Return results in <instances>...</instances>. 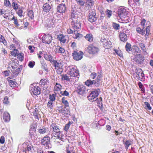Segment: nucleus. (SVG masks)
<instances>
[{
	"mask_svg": "<svg viewBox=\"0 0 153 153\" xmlns=\"http://www.w3.org/2000/svg\"><path fill=\"white\" fill-rule=\"evenodd\" d=\"M96 82V81L94 80L92 81L90 79H88L85 82V84L86 85L89 86L93 84H95Z\"/></svg>",
	"mask_w": 153,
	"mask_h": 153,
	"instance_id": "nucleus-29",
	"label": "nucleus"
},
{
	"mask_svg": "<svg viewBox=\"0 0 153 153\" xmlns=\"http://www.w3.org/2000/svg\"><path fill=\"white\" fill-rule=\"evenodd\" d=\"M71 12V14L77 13L76 8L74 7H72Z\"/></svg>",
	"mask_w": 153,
	"mask_h": 153,
	"instance_id": "nucleus-58",
	"label": "nucleus"
},
{
	"mask_svg": "<svg viewBox=\"0 0 153 153\" xmlns=\"http://www.w3.org/2000/svg\"><path fill=\"white\" fill-rule=\"evenodd\" d=\"M75 36H74V37L75 39H77L78 38L80 37L81 36V34L78 33L77 32L74 31Z\"/></svg>",
	"mask_w": 153,
	"mask_h": 153,
	"instance_id": "nucleus-54",
	"label": "nucleus"
},
{
	"mask_svg": "<svg viewBox=\"0 0 153 153\" xmlns=\"http://www.w3.org/2000/svg\"><path fill=\"white\" fill-rule=\"evenodd\" d=\"M17 51L15 49H14L12 52L11 53V54L15 56H16L17 55Z\"/></svg>",
	"mask_w": 153,
	"mask_h": 153,
	"instance_id": "nucleus-64",
	"label": "nucleus"
},
{
	"mask_svg": "<svg viewBox=\"0 0 153 153\" xmlns=\"http://www.w3.org/2000/svg\"><path fill=\"white\" fill-rule=\"evenodd\" d=\"M127 14L126 10L124 8L121 7L119 8L118 11V15L121 19L125 18Z\"/></svg>",
	"mask_w": 153,
	"mask_h": 153,
	"instance_id": "nucleus-13",
	"label": "nucleus"
},
{
	"mask_svg": "<svg viewBox=\"0 0 153 153\" xmlns=\"http://www.w3.org/2000/svg\"><path fill=\"white\" fill-rule=\"evenodd\" d=\"M10 62V64H11V65H10V64H9V66H8V68H10L11 66L12 69H15L16 68L14 66V64L15 62V61H14V62H13V61H12V62Z\"/></svg>",
	"mask_w": 153,
	"mask_h": 153,
	"instance_id": "nucleus-52",
	"label": "nucleus"
},
{
	"mask_svg": "<svg viewBox=\"0 0 153 153\" xmlns=\"http://www.w3.org/2000/svg\"><path fill=\"white\" fill-rule=\"evenodd\" d=\"M3 103L6 104H8L9 102L8 101V98L7 97H5L3 100Z\"/></svg>",
	"mask_w": 153,
	"mask_h": 153,
	"instance_id": "nucleus-53",
	"label": "nucleus"
},
{
	"mask_svg": "<svg viewBox=\"0 0 153 153\" xmlns=\"http://www.w3.org/2000/svg\"><path fill=\"white\" fill-rule=\"evenodd\" d=\"M119 36L120 40L122 41L126 42L128 38L127 35L123 32H120Z\"/></svg>",
	"mask_w": 153,
	"mask_h": 153,
	"instance_id": "nucleus-22",
	"label": "nucleus"
},
{
	"mask_svg": "<svg viewBox=\"0 0 153 153\" xmlns=\"http://www.w3.org/2000/svg\"><path fill=\"white\" fill-rule=\"evenodd\" d=\"M136 78L142 81L144 79V74L141 69H136L135 70Z\"/></svg>",
	"mask_w": 153,
	"mask_h": 153,
	"instance_id": "nucleus-12",
	"label": "nucleus"
},
{
	"mask_svg": "<svg viewBox=\"0 0 153 153\" xmlns=\"http://www.w3.org/2000/svg\"><path fill=\"white\" fill-rule=\"evenodd\" d=\"M47 131V130L46 128H43L39 129L38 130V132L40 134H44L46 133Z\"/></svg>",
	"mask_w": 153,
	"mask_h": 153,
	"instance_id": "nucleus-46",
	"label": "nucleus"
},
{
	"mask_svg": "<svg viewBox=\"0 0 153 153\" xmlns=\"http://www.w3.org/2000/svg\"><path fill=\"white\" fill-rule=\"evenodd\" d=\"M97 18L95 10L94 9L90 10L89 15V21L91 22H94L97 20Z\"/></svg>",
	"mask_w": 153,
	"mask_h": 153,
	"instance_id": "nucleus-9",
	"label": "nucleus"
},
{
	"mask_svg": "<svg viewBox=\"0 0 153 153\" xmlns=\"http://www.w3.org/2000/svg\"><path fill=\"white\" fill-rule=\"evenodd\" d=\"M133 59L138 64H141L144 59V57L140 54H137L134 56Z\"/></svg>",
	"mask_w": 153,
	"mask_h": 153,
	"instance_id": "nucleus-11",
	"label": "nucleus"
},
{
	"mask_svg": "<svg viewBox=\"0 0 153 153\" xmlns=\"http://www.w3.org/2000/svg\"><path fill=\"white\" fill-rule=\"evenodd\" d=\"M12 20H13L14 21V23L16 25L18 26L19 25V24L18 23L17 19L15 18L13 16L12 19Z\"/></svg>",
	"mask_w": 153,
	"mask_h": 153,
	"instance_id": "nucleus-61",
	"label": "nucleus"
},
{
	"mask_svg": "<svg viewBox=\"0 0 153 153\" xmlns=\"http://www.w3.org/2000/svg\"><path fill=\"white\" fill-rule=\"evenodd\" d=\"M123 143L126 149H127L129 146L132 144V142L130 140H127L125 141H123Z\"/></svg>",
	"mask_w": 153,
	"mask_h": 153,
	"instance_id": "nucleus-26",
	"label": "nucleus"
},
{
	"mask_svg": "<svg viewBox=\"0 0 153 153\" xmlns=\"http://www.w3.org/2000/svg\"><path fill=\"white\" fill-rule=\"evenodd\" d=\"M0 42H2L4 45H7V42L4 37L1 35H0Z\"/></svg>",
	"mask_w": 153,
	"mask_h": 153,
	"instance_id": "nucleus-43",
	"label": "nucleus"
},
{
	"mask_svg": "<svg viewBox=\"0 0 153 153\" xmlns=\"http://www.w3.org/2000/svg\"><path fill=\"white\" fill-rule=\"evenodd\" d=\"M80 19H77L74 21H72L71 25L74 29H78L81 27V23H80Z\"/></svg>",
	"mask_w": 153,
	"mask_h": 153,
	"instance_id": "nucleus-15",
	"label": "nucleus"
},
{
	"mask_svg": "<svg viewBox=\"0 0 153 153\" xmlns=\"http://www.w3.org/2000/svg\"><path fill=\"white\" fill-rule=\"evenodd\" d=\"M103 45L106 48H109L111 46V42L110 41H107V42H105Z\"/></svg>",
	"mask_w": 153,
	"mask_h": 153,
	"instance_id": "nucleus-41",
	"label": "nucleus"
},
{
	"mask_svg": "<svg viewBox=\"0 0 153 153\" xmlns=\"http://www.w3.org/2000/svg\"><path fill=\"white\" fill-rule=\"evenodd\" d=\"M146 20L143 19L141 20L140 24L143 28L144 29H145V30H146V33L145 36L146 38H147V37L149 34L150 25V22L149 21L147 22L146 24Z\"/></svg>",
	"mask_w": 153,
	"mask_h": 153,
	"instance_id": "nucleus-3",
	"label": "nucleus"
},
{
	"mask_svg": "<svg viewBox=\"0 0 153 153\" xmlns=\"http://www.w3.org/2000/svg\"><path fill=\"white\" fill-rule=\"evenodd\" d=\"M12 6L13 9L15 10H16L19 9V6L18 4L15 2L12 3Z\"/></svg>",
	"mask_w": 153,
	"mask_h": 153,
	"instance_id": "nucleus-39",
	"label": "nucleus"
},
{
	"mask_svg": "<svg viewBox=\"0 0 153 153\" xmlns=\"http://www.w3.org/2000/svg\"><path fill=\"white\" fill-rule=\"evenodd\" d=\"M45 27L48 28H51L54 27V23L51 20V22H46L45 25Z\"/></svg>",
	"mask_w": 153,
	"mask_h": 153,
	"instance_id": "nucleus-28",
	"label": "nucleus"
},
{
	"mask_svg": "<svg viewBox=\"0 0 153 153\" xmlns=\"http://www.w3.org/2000/svg\"><path fill=\"white\" fill-rule=\"evenodd\" d=\"M145 107L146 109H148L149 110H151L152 109V108L150 105L149 103L147 102H144Z\"/></svg>",
	"mask_w": 153,
	"mask_h": 153,
	"instance_id": "nucleus-48",
	"label": "nucleus"
},
{
	"mask_svg": "<svg viewBox=\"0 0 153 153\" xmlns=\"http://www.w3.org/2000/svg\"><path fill=\"white\" fill-rule=\"evenodd\" d=\"M88 51L91 54H94L98 52V48L93 45H89L88 47Z\"/></svg>",
	"mask_w": 153,
	"mask_h": 153,
	"instance_id": "nucleus-16",
	"label": "nucleus"
},
{
	"mask_svg": "<svg viewBox=\"0 0 153 153\" xmlns=\"http://www.w3.org/2000/svg\"><path fill=\"white\" fill-rule=\"evenodd\" d=\"M62 101L66 107H69V103L67 100L65 99L64 97L62 98Z\"/></svg>",
	"mask_w": 153,
	"mask_h": 153,
	"instance_id": "nucleus-33",
	"label": "nucleus"
},
{
	"mask_svg": "<svg viewBox=\"0 0 153 153\" xmlns=\"http://www.w3.org/2000/svg\"><path fill=\"white\" fill-rule=\"evenodd\" d=\"M67 38V36H64L62 34H60L59 35L58 37L59 40L63 43H65L66 42V39Z\"/></svg>",
	"mask_w": 153,
	"mask_h": 153,
	"instance_id": "nucleus-23",
	"label": "nucleus"
},
{
	"mask_svg": "<svg viewBox=\"0 0 153 153\" xmlns=\"http://www.w3.org/2000/svg\"><path fill=\"white\" fill-rule=\"evenodd\" d=\"M70 19L72 21H74L77 19H80V17H78L77 13L71 14V17Z\"/></svg>",
	"mask_w": 153,
	"mask_h": 153,
	"instance_id": "nucleus-31",
	"label": "nucleus"
},
{
	"mask_svg": "<svg viewBox=\"0 0 153 153\" xmlns=\"http://www.w3.org/2000/svg\"><path fill=\"white\" fill-rule=\"evenodd\" d=\"M76 91L78 94L83 95L86 93V88L84 85H79L76 88Z\"/></svg>",
	"mask_w": 153,
	"mask_h": 153,
	"instance_id": "nucleus-7",
	"label": "nucleus"
},
{
	"mask_svg": "<svg viewBox=\"0 0 153 153\" xmlns=\"http://www.w3.org/2000/svg\"><path fill=\"white\" fill-rule=\"evenodd\" d=\"M76 1L77 3L80 6H83L85 3L82 0H76Z\"/></svg>",
	"mask_w": 153,
	"mask_h": 153,
	"instance_id": "nucleus-57",
	"label": "nucleus"
},
{
	"mask_svg": "<svg viewBox=\"0 0 153 153\" xmlns=\"http://www.w3.org/2000/svg\"><path fill=\"white\" fill-rule=\"evenodd\" d=\"M17 56L18 58L19 59V60L21 61H22L24 58L23 54L22 53H20L17 54Z\"/></svg>",
	"mask_w": 153,
	"mask_h": 153,
	"instance_id": "nucleus-50",
	"label": "nucleus"
},
{
	"mask_svg": "<svg viewBox=\"0 0 153 153\" xmlns=\"http://www.w3.org/2000/svg\"><path fill=\"white\" fill-rule=\"evenodd\" d=\"M83 53L81 51H74L72 53L74 59L76 61L81 60L83 57Z\"/></svg>",
	"mask_w": 153,
	"mask_h": 153,
	"instance_id": "nucleus-8",
	"label": "nucleus"
},
{
	"mask_svg": "<svg viewBox=\"0 0 153 153\" xmlns=\"http://www.w3.org/2000/svg\"><path fill=\"white\" fill-rule=\"evenodd\" d=\"M136 30L138 33L141 34L142 35H143L145 34V30L143 28L142 30L140 28L138 27L136 29Z\"/></svg>",
	"mask_w": 153,
	"mask_h": 153,
	"instance_id": "nucleus-32",
	"label": "nucleus"
},
{
	"mask_svg": "<svg viewBox=\"0 0 153 153\" xmlns=\"http://www.w3.org/2000/svg\"><path fill=\"white\" fill-rule=\"evenodd\" d=\"M52 39V36L49 34H44L42 38L43 43L45 44H50Z\"/></svg>",
	"mask_w": 153,
	"mask_h": 153,
	"instance_id": "nucleus-10",
	"label": "nucleus"
},
{
	"mask_svg": "<svg viewBox=\"0 0 153 153\" xmlns=\"http://www.w3.org/2000/svg\"><path fill=\"white\" fill-rule=\"evenodd\" d=\"M4 5L6 7H11V4L9 0H4Z\"/></svg>",
	"mask_w": 153,
	"mask_h": 153,
	"instance_id": "nucleus-47",
	"label": "nucleus"
},
{
	"mask_svg": "<svg viewBox=\"0 0 153 153\" xmlns=\"http://www.w3.org/2000/svg\"><path fill=\"white\" fill-rule=\"evenodd\" d=\"M96 76V73L94 72L92 73L90 75V78L91 79H94Z\"/></svg>",
	"mask_w": 153,
	"mask_h": 153,
	"instance_id": "nucleus-56",
	"label": "nucleus"
},
{
	"mask_svg": "<svg viewBox=\"0 0 153 153\" xmlns=\"http://www.w3.org/2000/svg\"><path fill=\"white\" fill-rule=\"evenodd\" d=\"M43 9L45 11L47 12L50 10L51 7L49 4L46 3L43 6Z\"/></svg>",
	"mask_w": 153,
	"mask_h": 153,
	"instance_id": "nucleus-30",
	"label": "nucleus"
},
{
	"mask_svg": "<svg viewBox=\"0 0 153 153\" xmlns=\"http://www.w3.org/2000/svg\"><path fill=\"white\" fill-rule=\"evenodd\" d=\"M16 13L20 17H21L22 16L23 10L22 8H19L18 10Z\"/></svg>",
	"mask_w": 153,
	"mask_h": 153,
	"instance_id": "nucleus-49",
	"label": "nucleus"
},
{
	"mask_svg": "<svg viewBox=\"0 0 153 153\" xmlns=\"http://www.w3.org/2000/svg\"><path fill=\"white\" fill-rule=\"evenodd\" d=\"M53 102L51 101H49L47 104L48 107L51 109H52L53 106Z\"/></svg>",
	"mask_w": 153,
	"mask_h": 153,
	"instance_id": "nucleus-38",
	"label": "nucleus"
},
{
	"mask_svg": "<svg viewBox=\"0 0 153 153\" xmlns=\"http://www.w3.org/2000/svg\"><path fill=\"white\" fill-rule=\"evenodd\" d=\"M112 26L113 28L116 30H118L120 28V25L118 24L113 22L112 23Z\"/></svg>",
	"mask_w": 153,
	"mask_h": 153,
	"instance_id": "nucleus-42",
	"label": "nucleus"
},
{
	"mask_svg": "<svg viewBox=\"0 0 153 153\" xmlns=\"http://www.w3.org/2000/svg\"><path fill=\"white\" fill-rule=\"evenodd\" d=\"M2 117L4 121L5 122H8L10 120L9 114L7 111H5L3 114Z\"/></svg>",
	"mask_w": 153,
	"mask_h": 153,
	"instance_id": "nucleus-18",
	"label": "nucleus"
},
{
	"mask_svg": "<svg viewBox=\"0 0 153 153\" xmlns=\"http://www.w3.org/2000/svg\"><path fill=\"white\" fill-rule=\"evenodd\" d=\"M22 145L24 147H25L26 151H29L30 150L31 146V145H29L27 142L24 143Z\"/></svg>",
	"mask_w": 153,
	"mask_h": 153,
	"instance_id": "nucleus-24",
	"label": "nucleus"
},
{
	"mask_svg": "<svg viewBox=\"0 0 153 153\" xmlns=\"http://www.w3.org/2000/svg\"><path fill=\"white\" fill-rule=\"evenodd\" d=\"M52 62L54 64L57 73L59 74H61L63 71L62 64L59 61H57L55 60H54Z\"/></svg>",
	"mask_w": 153,
	"mask_h": 153,
	"instance_id": "nucleus-4",
	"label": "nucleus"
},
{
	"mask_svg": "<svg viewBox=\"0 0 153 153\" xmlns=\"http://www.w3.org/2000/svg\"><path fill=\"white\" fill-rule=\"evenodd\" d=\"M100 93V89H97L92 91L88 95V100L91 101H95L97 99V97Z\"/></svg>",
	"mask_w": 153,
	"mask_h": 153,
	"instance_id": "nucleus-2",
	"label": "nucleus"
},
{
	"mask_svg": "<svg viewBox=\"0 0 153 153\" xmlns=\"http://www.w3.org/2000/svg\"><path fill=\"white\" fill-rule=\"evenodd\" d=\"M43 55L44 58L45 59L50 61L51 63L53 62L54 60L53 59L52 56L50 53L45 52L43 53Z\"/></svg>",
	"mask_w": 153,
	"mask_h": 153,
	"instance_id": "nucleus-17",
	"label": "nucleus"
},
{
	"mask_svg": "<svg viewBox=\"0 0 153 153\" xmlns=\"http://www.w3.org/2000/svg\"><path fill=\"white\" fill-rule=\"evenodd\" d=\"M69 74L70 76L77 77L79 76V71L76 67L71 66L69 67Z\"/></svg>",
	"mask_w": 153,
	"mask_h": 153,
	"instance_id": "nucleus-6",
	"label": "nucleus"
},
{
	"mask_svg": "<svg viewBox=\"0 0 153 153\" xmlns=\"http://www.w3.org/2000/svg\"><path fill=\"white\" fill-rule=\"evenodd\" d=\"M40 62L42 67H43L44 68H45V67L46 66V64L44 61L43 60H42L40 61Z\"/></svg>",
	"mask_w": 153,
	"mask_h": 153,
	"instance_id": "nucleus-63",
	"label": "nucleus"
},
{
	"mask_svg": "<svg viewBox=\"0 0 153 153\" xmlns=\"http://www.w3.org/2000/svg\"><path fill=\"white\" fill-rule=\"evenodd\" d=\"M100 76H98L96 80H95L96 81V82L95 84L96 85H98L99 84V82H100Z\"/></svg>",
	"mask_w": 153,
	"mask_h": 153,
	"instance_id": "nucleus-62",
	"label": "nucleus"
},
{
	"mask_svg": "<svg viewBox=\"0 0 153 153\" xmlns=\"http://www.w3.org/2000/svg\"><path fill=\"white\" fill-rule=\"evenodd\" d=\"M105 12L106 14L108 15V17H110L112 14V11L110 10H107Z\"/></svg>",
	"mask_w": 153,
	"mask_h": 153,
	"instance_id": "nucleus-59",
	"label": "nucleus"
},
{
	"mask_svg": "<svg viewBox=\"0 0 153 153\" xmlns=\"http://www.w3.org/2000/svg\"><path fill=\"white\" fill-rule=\"evenodd\" d=\"M66 7L65 5L63 4H60L57 7V10L59 13H64L66 10Z\"/></svg>",
	"mask_w": 153,
	"mask_h": 153,
	"instance_id": "nucleus-19",
	"label": "nucleus"
},
{
	"mask_svg": "<svg viewBox=\"0 0 153 153\" xmlns=\"http://www.w3.org/2000/svg\"><path fill=\"white\" fill-rule=\"evenodd\" d=\"M30 91L32 95L36 96L40 94L41 93V90L39 87L34 86L32 85L30 86Z\"/></svg>",
	"mask_w": 153,
	"mask_h": 153,
	"instance_id": "nucleus-5",
	"label": "nucleus"
},
{
	"mask_svg": "<svg viewBox=\"0 0 153 153\" xmlns=\"http://www.w3.org/2000/svg\"><path fill=\"white\" fill-rule=\"evenodd\" d=\"M50 138L48 136H45L41 140V143L43 145H48L50 143Z\"/></svg>",
	"mask_w": 153,
	"mask_h": 153,
	"instance_id": "nucleus-20",
	"label": "nucleus"
},
{
	"mask_svg": "<svg viewBox=\"0 0 153 153\" xmlns=\"http://www.w3.org/2000/svg\"><path fill=\"white\" fill-rule=\"evenodd\" d=\"M56 95L54 94H52V95L50 94L49 95V101H51L53 102L55 100Z\"/></svg>",
	"mask_w": 153,
	"mask_h": 153,
	"instance_id": "nucleus-45",
	"label": "nucleus"
},
{
	"mask_svg": "<svg viewBox=\"0 0 153 153\" xmlns=\"http://www.w3.org/2000/svg\"><path fill=\"white\" fill-rule=\"evenodd\" d=\"M125 48L126 50L128 52L130 51L131 50V45L128 42L126 43L125 46Z\"/></svg>",
	"mask_w": 153,
	"mask_h": 153,
	"instance_id": "nucleus-37",
	"label": "nucleus"
},
{
	"mask_svg": "<svg viewBox=\"0 0 153 153\" xmlns=\"http://www.w3.org/2000/svg\"><path fill=\"white\" fill-rule=\"evenodd\" d=\"M139 45L143 51L146 52V48L144 43H139Z\"/></svg>",
	"mask_w": 153,
	"mask_h": 153,
	"instance_id": "nucleus-44",
	"label": "nucleus"
},
{
	"mask_svg": "<svg viewBox=\"0 0 153 153\" xmlns=\"http://www.w3.org/2000/svg\"><path fill=\"white\" fill-rule=\"evenodd\" d=\"M27 15L28 16L32 19L34 18L33 12L32 10H30L28 12Z\"/></svg>",
	"mask_w": 153,
	"mask_h": 153,
	"instance_id": "nucleus-36",
	"label": "nucleus"
},
{
	"mask_svg": "<svg viewBox=\"0 0 153 153\" xmlns=\"http://www.w3.org/2000/svg\"><path fill=\"white\" fill-rule=\"evenodd\" d=\"M10 85L12 87H14L16 86L17 84L16 82L13 80H10L9 81Z\"/></svg>",
	"mask_w": 153,
	"mask_h": 153,
	"instance_id": "nucleus-35",
	"label": "nucleus"
},
{
	"mask_svg": "<svg viewBox=\"0 0 153 153\" xmlns=\"http://www.w3.org/2000/svg\"><path fill=\"white\" fill-rule=\"evenodd\" d=\"M54 51L56 53H63L65 52V49L59 46H57L54 49Z\"/></svg>",
	"mask_w": 153,
	"mask_h": 153,
	"instance_id": "nucleus-21",
	"label": "nucleus"
},
{
	"mask_svg": "<svg viewBox=\"0 0 153 153\" xmlns=\"http://www.w3.org/2000/svg\"><path fill=\"white\" fill-rule=\"evenodd\" d=\"M35 62L34 61H30L29 62L28 66L30 68H33L35 65Z\"/></svg>",
	"mask_w": 153,
	"mask_h": 153,
	"instance_id": "nucleus-55",
	"label": "nucleus"
},
{
	"mask_svg": "<svg viewBox=\"0 0 153 153\" xmlns=\"http://www.w3.org/2000/svg\"><path fill=\"white\" fill-rule=\"evenodd\" d=\"M62 80L69 81L70 78L67 74L63 75L62 76Z\"/></svg>",
	"mask_w": 153,
	"mask_h": 153,
	"instance_id": "nucleus-40",
	"label": "nucleus"
},
{
	"mask_svg": "<svg viewBox=\"0 0 153 153\" xmlns=\"http://www.w3.org/2000/svg\"><path fill=\"white\" fill-rule=\"evenodd\" d=\"M57 109L59 111V113L65 115L68 114L70 112L69 107L60 106L57 108Z\"/></svg>",
	"mask_w": 153,
	"mask_h": 153,
	"instance_id": "nucleus-14",
	"label": "nucleus"
},
{
	"mask_svg": "<svg viewBox=\"0 0 153 153\" xmlns=\"http://www.w3.org/2000/svg\"><path fill=\"white\" fill-rule=\"evenodd\" d=\"M138 85L139 88H140L141 90L142 91H144V89L143 87V85L141 82H139L138 83Z\"/></svg>",
	"mask_w": 153,
	"mask_h": 153,
	"instance_id": "nucleus-60",
	"label": "nucleus"
},
{
	"mask_svg": "<svg viewBox=\"0 0 153 153\" xmlns=\"http://www.w3.org/2000/svg\"><path fill=\"white\" fill-rule=\"evenodd\" d=\"M51 127L53 130L51 134L52 137H54L53 139H58L61 140L63 135L62 132L60 130L59 125L57 123H52Z\"/></svg>",
	"mask_w": 153,
	"mask_h": 153,
	"instance_id": "nucleus-1",
	"label": "nucleus"
},
{
	"mask_svg": "<svg viewBox=\"0 0 153 153\" xmlns=\"http://www.w3.org/2000/svg\"><path fill=\"white\" fill-rule=\"evenodd\" d=\"M85 38L88 41L91 42L93 40V37L92 34L89 33L87 34L85 36Z\"/></svg>",
	"mask_w": 153,
	"mask_h": 153,
	"instance_id": "nucleus-27",
	"label": "nucleus"
},
{
	"mask_svg": "<svg viewBox=\"0 0 153 153\" xmlns=\"http://www.w3.org/2000/svg\"><path fill=\"white\" fill-rule=\"evenodd\" d=\"M49 82V81L47 79H42L40 81V83L42 85H45Z\"/></svg>",
	"mask_w": 153,
	"mask_h": 153,
	"instance_id": "nucleus-34",
	"label": "nucleus"
},
{
	"mask_svg": "<svg viewBox=\"0 0 153 153\" xmlns=\"http://www.w3.org/2000/svg\"><path fill=\"white\" fill-rule=\"evenodd\" d=\"M71 124V123L70 122H69L68 124L65 125L64 128L65 131H67L69 129V127Z\"/></svg>",
	"mask_w": 153,
	"mask_h": 153,
	"instance_id": "nucleus-51",
	"label": "nucleus"
},
{
	"mask_svg": "<svg viewBox=\"0 0 153 153\" xmlns=\"http://www.w3.org/2000/svg\"><path fill=\"white\" fill-rule=\"evenodd\" d=\"M62 86L61 85L56 83L54 87V93L56 94L58 91H59L62 89Z\"/></svg>",
	"mask_w": 153,
	"mask_h": 153,
	"instance_id": "nucleus-25",
	"label": "nucleus"
}]
</instances>
